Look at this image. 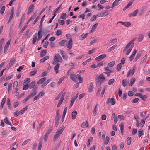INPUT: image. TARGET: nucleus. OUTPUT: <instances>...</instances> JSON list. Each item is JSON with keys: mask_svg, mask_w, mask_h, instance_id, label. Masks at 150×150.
<instances>
[{"mask_svg": "<svg viewBox=\"0 0 150 150\" xmlns=\"http://www.w3.org/2000/svg\"><path fill=\"white\" fill-rule=\"evenodd\" d=\"M122 65L121 63H120L118 64L117 66L116 69L117 71H119L121 69Z\"/></svg>", "mask_w": 150, "mask_h": 150, "instance_id": "obj_39", "label": "nucleus"}, {"mask_svg": "<svg viewBox=\"0 0 150 150\" xmlns=\"http://www.w3.org/2000/svg\"><path fill=\"white\" fill-rule=\"evenodd\" d=\"M35 82L34 81H33L30 83L29 85V88L30 89L33 88L35 85Z\"/></svg>", "mask_w": 150, "mask_h": 150, "instance_id": "obj_28", "label": "nucleus"}, {"mask_svg": "<svg viewBox=\"0 0 150 150\" xmlns=\"http://www.w3.org/2000/svg\"><path fill=\"white\" fill-rule=\"evenodd\" d=\"M67 41L66 40H62L59 42V45L61 46L66 47L67 44Z\"/></svg>", "mask_w": 150, "mask_h": 150, "instance_id": "obj_15", "label": "nucleus"}, {"mask_svg": "<svg viewBox=\"0 0 150 150\" xmlns=\"http://www.w3.org/2000/svg\"><path fill=\"white\" fill-rule=\"evenodd\" d=\"M66 16V14L65 13H64L62 14L61 16H60V18L64 19Z\"/></svg>", "mask_w": 150, "mask_h": 150, "instance_id": "obj_51", "label": "nucleus"}, {"mask_svg": "<svg viewBox=\"0 0 150 150\" xmlns=\"http://www.w3.org/2000/svg\"><path fill=\"white\" fill-rule=\"evenodd\" d=\"M23 85V89L24 90H26L28 89L29 87V85L28 84H25Z\"/></svg>", "mask_w": 150, "mask_h": 150, "instance_id": "obj_64", "label": "nucleus"}, {"mask_svg": "<svg viewBox=\"0 0 150 150\" xmlns=\"http://www.w3.org/2000/svg\"><path fill=\"white\" fill-rule=\"evenodd\" d=\"M42 29H40L38 32V40H40L41 38H42V35H41V30Z\"/></svg>", "mask_w": 150, "mask_h": 150, "instance_id": "obj_24", "label": "nucleus"}, {"mask_svg": "<svg viewBox=\"0 0 150 150\" xmlns=\"http://www.w3.org/2000/svg\"><path fill=\"white\" fill-rule=\"evenodd\" d=\"M118 117L121 120H124L125 119L124 117L123 116V115H118Z\"/></svg>", "mask_w": 150, "mask_h": 150, "instance_id": "obj_61", "label": "nucleus"}, {"mask_svg": "<svg viewBox=\"0 0 150 150\" xmlns=\"http://www.w3.org/2000/svg\"><path fill=\"white\" fill-rule=\"evenodd\" d=\"M145 123V119H142L140 122V124L141 125H142V126H141V127H142L144 125Z\"/></svg>", "mask_w": 150, "mask_h": 150, "instance_id": "obj_60", "label": "nucleus"}, {"mask_svg": "<svg viewBox=\"0 0 150 150\" xmlns=\"http://www.w3.org/2000/svg\"><path fill=\"white\" fill-rule=\"evenodd\" d=\"M58 62L55 59H54L52 62V64L56 65L54 67V69L56 74L58 73V70L60 64L59 63H57Z\"/></svg>", "mask_w": 150, "mask_h": 150, "instance_id": "obj_3", "label": "nucleus"}, {"mask_svg": "<svg viewBox=\"0 0 150 150\" xmlns=\"http://www.w3.org/2000/svg\"><path fill=\"white\" fill-rule=\"evenodd\" d=\"M70 78L73 81L75 82L76 81V77L74 73L72 72L70 74Z\"/></svg>", "mask_w": 150, "mask_h": 150, "instance_id": "obj_14", "label": "nucleus"}, {"mask_svg": "<svg viewBox=\"0 0 150 150\" xmlns=\"http://www.w3.org/2000/svg\"><path fill=\"white\" fill-rule=\"evenodd\" d=\"M134 46L133 45H132L130 47V48L126 52V55H128L130 52L131 51L132 48Z\"/></svg>", "mask_w": 150, "mask_h": 150, "instance_id": "obj_37", "label": "nucleus"}, {"mask_svg": "<svg viewBox=\"0 0 150 150\" xmlns=\"http://www.w3.org/2000/svg\"><path fill=\"white\" fill-rule=\"evenodd\" d=\"M115 63V61H113L109 63L108 64V66L109 67H113Z\"/></svg>", "mask_w": 150, "mask_h": 150, "instance_id": "obj_38", "label": "nucleus"}, {"mask_svg": "<svg viewBox=\"0 0 150 150\" xmlns=\"http://www.w3.org/2000/svg\"><path fill=\"white\" fill-rule=\"evenodd\" d=\"M62 33V30H58L56 33V35L57 36H59Z\"/></svg>", "mask_w": 150, "mask_h": 150, "instance_id": "obj_63", "label": "nucleus"}, {"mask_svg": "<svg viewBox=\"0 0 150 150\" xmlns=\"http://www.w3.org/2000/svg\"><path fill=\"white\" fill-rule=\"evenodd\" d=\"M28 109L27 106H26L25 108L21 110L19 112V113L20 115H22L25 110Z\"/></svg>", "mask_w": 150, "mask_h": 150, "instance_id": "obj_36", "label": "nucleus"}, {"mask_svg": "<svg viewBox=\"0 0 150 150\" xmlns=\"http://www.w3.org/2000/svg\"><path fill=\"white\" fill-rule=\"evenodd\" d=\"M72 39L71 38L68 41V44L67 45V48L69 49H71L72 47Z\"/></svg>", "mask_w": 150, "mask_h": 150, "instance_id": "obj_13", "label": "nucleus"}, {"mask_svg": "<svg viewBox=\"0 0 150 150\" xmlns=\"http://www.w3.org/2000/svg\"><path fill=\"white\" fill-rule=\"evenodd\" d=\"M93 83L91 82L90 84L88 91L89 92H91L93 90Z\"/></svg>", "mask_w": 150, "mask_h": 150, "instance_id": "obj_26", "label": "nucleus"}, {"mask_svg": "<svg viewBox=\"0 0 150 150\" xmlns=\"http://www.w3.org/2000/svg\"><path fill=\"white\" fill-rule=\"evenodd\" d=\"M60 93H61V95L60 96L61 97L60 99L64 100V98L66 94V93L65 92H63L62 91H61Z\"/></svg>", "mask_w": 150, "mask_h": 150, "instance_id": "obj_55", "label": "nucleus"}, {"mask_svg": "<svg viewBox=\"0 0 150 150\" xmlns=\"http://www.w3.org/2000/svg\"><path fill=\"white\" fill-rule=\"evenodd\" d=\"M88 35V34L87 33L86 34H83L79 37L81 38L80 39V40H83Z\"/></svg>", "mask_w": 150, "mask_h": 150, "instance_id": "obj_29", "label": "nucleus"}, {"mask_svg": "<svg viewBox=\"0 0 150 150\" xmlns=\"http://www.w3.org/2000/svg\"><path fill=\"white\" fill-rule=\"evenodd\" d=\"M46 80V77H43L40 79L38 81L37 83L38 84H41L44 82Z\"/></svg>", "mask_w": 150, "mask_h": 150, "instance_id": "obj_19", "label": "nucleus"}, {"mask_svg": "<svg viewBox=\"0 0 150 150\" xmlns=\"http://www.w3.org/2000/svg\"><path fill=\"white\" fill-rule=\"evenodd\" d=\"M131 137H129L127 139V144L128 145H130L131 144Z\"/></svg>", "mask_w": 150, "mask_h": 150, "instance_id": "obj_44", "label": "nucleus"}, {"mask_svg": "<svg viewBox=\"0 0 150 150\" xmlns=\"http://www.w3.org/2000/svg\"><path fill=\"white\" fill-rule=\"evenodd\" d=\"M141 54L142 53L141 52H139L137 53L136 56L134 60L135 62H136L138 59L140 57L141 55Z\"/></svg>", "mask_w": 150, "mask_h": 150, "instance_id": "obj_27", "label": "nucleus"}, {"mask_svg": "<svg viewBox=\"0 0 150 150\" xmlns=\"http://www.w3.org/2000/svg\"><path fill=\"white\" fill-rule=\"evenodd\" d=\"M96 82V86L97 87H99L101 85L102 83L101 82H99L98 81H97V80H95Z\"/></svg>", "mask_w": 150, "mask_h": 150, "instance_id": "obj_41", "label": "nucleus"}, {"mask_svg": "<svg viewBox=\"0 0 150 150\" xmlns=\"http://www.w3.org/2000/svg\"><path fill=\"white\" fill-rule=\"evenodd\" d=\"M101 87H100L98 89V90H97V92H96V96H98L100 92V91H101Z\"/></svg>", "mask_w": 150, "mask_h": 150, "instance_id": "obj_58", "label": "nucleus"}, {"mask_svg": "<svg viewBox=\"0 0 150 150\" xmlns=\"http://www.w3.org/2000/svg\"><path fill=\"white\" fill-rule=\"evenodd\" d=\"M116 46L117 45L116 44L114 45L113 46L111 47L108 50V52H110L112 51L116 47Z\"/></svg>", "mask_w": 150, "mask_h": 150, "instance_id": "obj_35", "label": "nucleus"}, {"mask_svg": "<svg viewBox=\"0 0 150 150\" xmlns=\"http://www.w3.org/2000/svg\"><path fill=\"white\" fill-rule=\"evenodd\" d=\"M88 126V122L87 121L83 122L81 124V127L83 128L87 127Z\"/></svg>", "mask_w": 150, "mask_h": 150, "instance_id": "obj_17", "label": "nucleus"}, {"mask_svg": "<svg viewBox=\"0 0 150 150\" xmlns=\"http://www.w3.org/2000/svg\"><path fill=\"white\" fill-rule=\"evenodd\" d=\"M27 25H25L21 29V31L19 32L18 34H21L23 32V31H24V30L27 27Z\"/></svg>", "mask_w": 150, "mask_h": 150, "instance_id": "obj_50", "label": "nucleus"}, {"mask_svg": "<svg viewBox=\"0 0 150 150\" xmlns=\"http://www.w3.org/2000/svg\"><path fill=\"white\" fill-rule=\"evenodd\" d=\"M60 135V134L56 132L55 135L54 137L53 141L54 142L55 141Z\"/></svg>", "mask_w": 150, "mask_h": 150, "instance_id": "obj_34", "label": "nucleus"}, {"mask_svg": "<svg viewBox=\"0 0 150 150\" xmlns=\"http://www.w3.org/2000/svg\"><path fill=\"white\" fill-rule=\"evenodd\" d=\"M58 23L61 25H63L65 23V21L64 20H58Z\"/></svg>", "mask_w": 150, "mask_h": 150, "instance_id": "obj_48", "label": "nucleus"}, {"mask_svg": "<svg viewBox=\"0 0 150 150\" xmlns=\"http://www.w3.org/2000/svg\"><path fill=\"white\" fill-rule=\"evenodd\" d=\"M37 34L35 33V35L34 36L33 38V40L32 41V43L34 45L36 42L37 39Z\"/></svg>", "mask_w": 150, "mask_h": 150, "instance_id": "obj_33", "label": "nucleus"}, {"mask_svg": "<svg viewBox=\"0 0 150 150\" xmlns=\"http://www.w3.org/2000/svg\"><path fill=\"white\" fill-rule=\"evenodd\" d=\"M40 17V16H38L36 17V18L34 20V21H33V25H34L35 24V23L38 21V20L39 19Z\"/></svg>", "mask_w": 150, "mask_h": 150, "instance_id": "obj_59", "label": "nucleus"}, {"mask_svg": "<svg viewBox=\"0 0 150 150\" xmlns=\"http://www.w3.org/2000/svg\"><path fill=\"white\" fill-rule=\"evenodd\" d=\"M4 121L6 124L7 125H9L10 126H12V124L9 121L8 118L7 117H6L5 118L4 120Z\"/></svg>", "mask_w": 150, "mask_h": 150, "instance_id": "obj_21", "label": "nucleus"}, {"mask_svg": "<svg viewBox=\"0 0 150 150\" xmlns=\"http://www.w3.org/2000/svg\"><path fill=\"white\" fill-rule=\"evenodd\" d=\"M144 134V132L143 130L138 131V137H140L141 136Z\"/></svg>", "mask_w": 150, "mask_h": 150, "instance_id": "obj_54", "label": "nucleus"}, {"mask_svg": "<svg viewBox=\"0 0 150 150\" xmlns=\"http://www.w3.org/2000/svg\"><path fill=\"white\" fill-rule=\"evenodd\" d=\"M135 71V67L134 66L133 67V69L132 70H130L128 71L127 74V76L128 77L130 75H132L134 74Z\"/></svg>", "mask_w": 150, "mask_h": 150, "instance_id": "obj_9", "label": "nucleus"}, {"mask_svg": "<svg viewBox=\"0 0 150 150\" xmlns=\"http://www.w3.org/2000/svg\"><path fill=\"white\" fill-rule=\"evenodd\" d=\"M120 0H115L112 3V8H113L115 6L117 5L118 4V1Z\"/></svg>", "mask_w": 150, "mask_h": 150, "instance_id": "obj_32", "label": "nucleus"}, {"mask_svg": "<svg viewBox=\"0 0 150 150\" xmlns=\"http://www.w3.org/2000/svg\"><path fill=\"white\" fill-rule=\"evenodd\" d=\"M37 93L33 92L32 93L30 94L27 96L24 100L22 101L23 103H25L30 98L33 97Z\"/></svg>", "mask_w": 150, "mask_h": 150, "instance_id": "obj_5", "label": "nucleus"}, {"mask_svg": "<svg viewBox=\"0 0 150 150\" xmlns=\"http://www.w3.org/2000/svg\"><path fill=\"white\" fill-rule=\"evenodd\" d=\"M5 9V6H3L1 8L0 11V13L1 14H3L4 13Z\"/></svg>", "mask_w": 150, "mask_h": 150, "instance_id": "obj_43", "label": "nucleus"}, {"mask_svg": "<svg viewBox=\"0 0 150 150\" xmlns=\"http://www.w3.org/2000/svg\"><path fill=\"white\" fill-rule=\"evenodd\" d=\"M42 142L40 141L39 143L38 147V150H41L42 146Z\"/></svg>", "mask_w": 150, "mask_h": 150, "instance_id": "obj_49", "label": "nucleus"}, {"mask_svg": "<svg viewBox=\"0 0 150 150\" xmlns=\"http://www.w3.org/2000/svg\"><path fill=\"white\" fill-rule=\"evenodd\" d=\"M144 36L142 34H140L138 38V41L140 42L142 41L143 39Z\"/></svg>", "mask_w": 150, "mask_h": 150, "instance_id": "obj_30", "label": "nucleus"}, {"mask_svg": "<svg viewBox=\"0 0 150 150\" xmlns=\"http://www.w3.org/2000/svg\"><path fill=\"white\" fill-rule=\"evenodd\" d=\"M135 79L134 78H132L130 80V83L131 86H132L134 83Z\"/></svg>", "mask_w": 150, "mask_h": 150, "instance_id": "obj_56", "label": "nucleus"}, {"mask_svg": "<svg viewBox=\"0 0 150 150\" xmlns=\"http://www.w3.org/2000/svg\"><path fill=\"white\" fill-rule=\"evenodd\" d=\"M12 84L11 83H9L8 85V91L9 92L10 91L12 88Z\"/></svg>", "mask_w": 150, "mask_h": 150, "instance_id": "obj_62", "label": "nucleus"}, {"mask_svg": "<svg viewBox=\"0 0 150 150\" xmlns=\"http://www.w3.org/2000/svg\"><path fill=\"white\" fill-rule=\"evenodd\" d=\"M138 10L136 9L133 12L129 13L128 15L129 17H134L136 16L137 14L138 13Z\"/></svg>", "mask_w": 150, "mask_h": 150, "instance_id": "obj_12", "label": "nucleus"}, {"mask_svg": "<svg viewBox=\"0 0 150 150\" xmlns=\"http://www.w3.org/2000/svg\"><path fill=\"white\" fill-rule=\"evenodd\" d=\"M45 15H44L42 16V18L41 19V20L40 25L39 26V28H41L42 27V22H43V21L44 18L45 17Z\"/></svg>", "mask_w": 150, "mask_h": 150, "instance_id": "obj_45", "label": "nucleus"}, {"mask_svg": "<svg viewBox=\"0 0 150 150\" xmlns=\"http://www.w3.org/2000/svg\"><path fill=\"white\" fill-rule=\"evenodd\" d=\"M110 102L111 104L112 105H114L115 103V100L113 98H111L110 100Z\"/></svg>", "mask_w": 150, "mask_h": 150, "instance_id": "obj_52", "label": "nucleus"}, {"mask_svg": "<svg viewBox=\"0 0 150 150\" xmlns=\"http://www.w3.org/2000/svg\"><path fill=\"white\" fill-rule=\"evenodd\" d=\"M114 81L115 80L114 79H111L109 81L108 83V84L109 85H111L113 83Z\"/></svg>", "mask_w": 150, "mask_h": 150, "instance_id": "obj_46", "label": "nucleus"}, {"mask_svg": "<svg viewBox=\"0 0 150 150\" xmlns=\"http://www.w3.org/2000/svg\"><path fill=\"white\" fill-rule=\"evenodd\" d=\"M65 127H66L64 126V125H63L58 129L56 133L60 135L65 129Z\"/></svg>", "mask_w": 150, "mask_h": 150, "instance_id": "obj_4", "label": "nucleus"}, {"mask_svg": "<svg viewBox=\"0 0 150 150\" xmlns=\"http://www.w3.org/2000/svg\"><path fill=\"white\" fill-rule=\"evenodd\" d=\"M37 70H34L31 72L30 73L29 75L30 76H34L37 73Z\"/></svg>", "mask_w": 150, "mask_h": 150, "instance_id": "obj_47", "label": "nucleus"}, {"mask_svg": "<svg viewBox=\"0 0 150 150\" xmlns=\"http://www.w3.org/2000/svg\"><path fill=\"white\" fill-rule=\"evenodd\" d=\"M95 80H97L99 82L103 83L105 80V78L103 74H101L99 76H96Z\"/></svg>", "mask_w": 150, "mask_h": 150, "instance_id": "obj_2", "label": "nucleus"}, {"mask_svg": "<svg viewBox=\"0 0 150 150\" xmlns=\"http://www.w3.org/2000/svg\"><path fill=\"white\" fill-rule=\"evenodd\" d=\"M99 13L100 17H105L108 15L109 14L108 11L106 10L99 12Z\"/></svg>", "mask_w": 150, "mask_h": 150, "instance_id": "obj_7", "label": "nucleus"}, {"mask_svg": "<svg viewBox=\"0 0 150 150\" xmlns=\"http://www.w3.org/2000/svg\"><path fill=\"white\" fill-rule=\"evenodd\" d=\"M139 99V98H136L132 100V102L134 103H136L138 102Z\"/></svg>", "mask_w": 150, "mask_h": 150, "instance_id": "obj_57", "label": "nucleus"}, {"mask_svg": "<svg viewBox=\"0 0 150 150\" xmlns=\"http://www.w3.org/2000/svg\"><path fill=\"white\" fill-rule=\"evenodd\" d=\"M16 61V60L14 59H11L10 60V62L8 64L11 67L15 62Z\"/></svg>", "mask_w": 150, "mask_h": 150, "instance_id": "obj_42", "label": "nucleus"}, {"mask_svg": "<svg viewBox=\"0 0 150 150\" xmlns=\"http://www.w3.org/2000/svg\"><path fill=\"white\" fill-rule=\"evenodd\" d=\"M106 57V55L105 54H102L96 58L95 60L97 62H99L105 58Z\"/></svg>", "mask_w": 150, "mask_h": 150, "instance_id": "obj_8", "label": "nucleus"}, {"mask_svg": "<svg viewBox=\"0 0 150 150\" xmlns=\"http://www.w3.org/2000/svg\"><path fill=\"white\" fill-rule=\"evenodd\" d=\"M147 56L146 55H145L144 57L141 59V62L142 63H144L146 62L147 59Z\"/></svg>", "mask_w": 150, "mask_h": 150, "instance_id": "obj_53", "label": "nucleus"}, {"mask_svg": "<svg viewBox=\"0 0 150 150\" xmlns=\"http://www.w3.org/2000/svg\"><path fill=\"white\" fill-rule=\"evenodd\" d=\"M59 110H58L56 112V115L55 116V126L56 127H57L59 125V122L60 118V114L59 113Z\"/></svg>", "mask_w": 150, "mask_h": 150, "instance_id": "obj_1", "label": "nucleus"}, {"mask_svg": "<svg viewBox=\"0 0 150 150\" xmlns=\"http://www.w3.org/2000/svg\"><path fill=\"white\" fill-rule=\"evenodd\" d=\"M98 23H97L93 26L91 29L90 30V33H91L95 31L96 29L98 26Z\"/></svg>", "mask_w": 150, "mask_h": 150, "instance_id": "obj_16", "label": "nucleus"}, {"mask_svg": "<svg viewBox=\"0 0 150 150\" xmlns=\"http://www.w3.org/2000/svg\"><path fill=\"white\" fill-rule=\"evenodd\" d=\"M30 79L29 78H26L24 80V82L23 84V85H24V84H28L30 82Z\"/></svg>", "mask_w": 150, "mask_h": 150, "instance_id": "obj_31", "label": "nucleus"}, {"mask_svg": "<svg viewBox=\"0 0 150 150\" xmlns=\"http://www.w3.org/2000/svg\"><path fill=\"white\" fill-rule=\"evenodd\" d=\"M119 127L120 130H121V133L122 135L123 134V129H124V125L123 123H122L121 124H119Z\"/></svg>", "mask_w": 150, "mask_h": 150, "instance_id": "obj_22", "label": "nucleus"}, {"mask_svg": "<svg viewBox=\"0 0 150 150\" xmlns=\"http://www.w3.org/2000/svg\"><path fill=\"white\" fill-rule=\"evenodd\" d=\"M6 97L5 96H4L3 98V100H2V101L1 103V104L0 105V108L1 109H2L3 107V106L4 104H5L6 100Z\"/></svg>", "mask_w": 150, "mask_h": 150, "instance_id": "obj_23", "label": "nucleus"}, {"mask_svg": "<svg viewBox=\"0 0 150 150\" xmlns=\"http://www.w3.org/2000/svg\"><path fill=\"white\" fill-rule=\"evenodd\" d=\"M109 140V137L108 136H106V140L104 142V144L105 145L107 144L108 143Z\"/></svg>", "mask_w": 150, "mask_h": 150, "instance_id": "obj_40", "label": "nucleus"}, {"mask_svg": "<svg viewBox=\"0 0 150 150\" xmlns=\"http://www.w3.org/2000/svg\"><path fill=\"white\" fill-rule=\"evenodd\" d=\"M47 52V50H42L41 51L40 54V57H42L45 56Z\"/></svg>", "mask_w": 150, "mask_h": 150, "instance_id": "obj_25", "label": "nucleus"}, {"mask_svg": "<svg viewBox=\"0 0 150 150\" xmlns=\"http://www.w3.org/2000/svg\"><path fill=\"white\" fill-rule=\"evenodd\" d=\"M122 85L123 86L125 87L129 83V81H127L126 79H124L122 81Z\"/></svg>", "mask_w": 150, "mask_h": 150, "instance_id": "obj_18", "label": "nucleus"}, {"mask_svg": "<svg viewBox=\"0 0 150 150\" xmlns=\"http://www.w3.org/2000/svg\"><path fill=\"white\" fill-rule=\"evenodd\" d=\"M54 59L58 62H62V58L58 53H57L55 55Z\"/></svg>", "mask_w": 150, "mask_h": 150, "instance_id": "obj_6", "label": "nucleus"}, {"mask_svg": "<svg viewBox=\"0 0 150 150\" xmlns=\"http://www.w3.org/2000/svg\"><path fill=\"white\" fill-rule=\"evenodd\" d=\"M34 7V4H32L29 7L28 12L27 14L28 15L32 11L33 9V8Z\"/></svg>", "mask_w": 150, "mask_h": 150, "instance_id": "obj_11", "label": "nucleus"}, {"mask_svg": "<svg viewBox=\"0 0 150 150\" xmlns=\"http://www.w3.org/2000/svg\"><path fill=\"white\" fill-rule=\"evenodd\" d=\"M11 41V40H9L5 45L4 48V53H5L6 52L7 50H8L9 46V45Z\"/></svg>", "mask_w": 150, "mask_h": 150, "instance_id": "obj_10", "label": "nucleus"}, {"mask_svg": "<svg viewBox=\"0 0 150 150\" xmlns=\"http://www.w3.org/2000/svg\"><path fill=\"white\" fill-rule=\"evenodd\" d=\"M77 111L75 110L73 111L72 112V118L73 119H75L76 117Z\"/></svg>", "mask_w": 150, "mask_h": 150, "instance_id": "obj_20", "label": "nucleus"}]
</instances>
